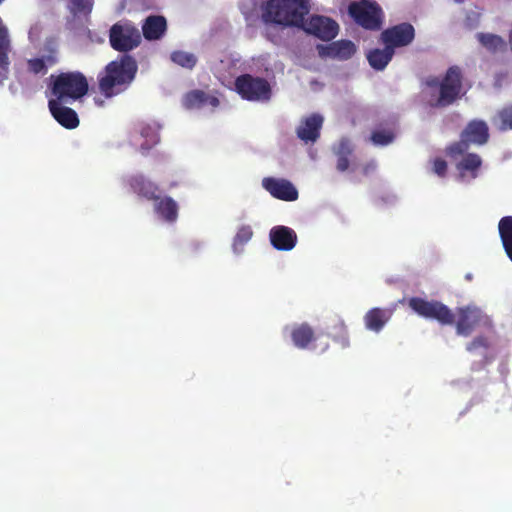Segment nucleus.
Returning a JSON list of instances; mask_svg holds the SVG:
<instances>
[{"label":"nucleus","instance_id":"obj_1","mask_svg":"<svg viewBox=\"0 0 512 512\" xmlns=\"http://www.w3.org/2000/svg\"><path fill=\"white\" fill-rule=\"evenodd\" d=\"M409 307L419 316L432 319L441 325H456V333L468 337L472 334L480 320L479 309L471 306L459 307L456 310L457 320L452 310L436 300L412 297L408 300Z\"/></svg>","mask_w":512,"mask_h":512},{"label":"nucleus","instance_id":"obj_2","mask_svg":"<svg viewBox=\"0 0 512 512\" xmlns=\"http://www.w3.org/2000/svg\"><path fill=\"white\" fill-rule=\"evenodd\" d=\"M138 70L136 60L127 54L109 62L97 75L98 87L105 98H112L125 90L135 79Z\"/></svg>","mask_w":512,"mask_h":512},{"label":"nucleus","instance_id":"obj_3","mask_svg":"<svg viewBox=\"0 0 512 512\" xmlns=\"http://www.w3.org/2000/svg\"><path fill=\"white\" fill-rule=\"evenodd\" d=\"M308 0H268L262 7L265 23L283 27H301L309 13Z\"/></svg>","mask_w":512,"mask_h":512},{"label":"nucleus","instance_id":"obj_4","mask_svg":"<svg viewBox=\"0 0 512 512\" xmlns=\"http://www.w3.org/2000/svg\"><path fill=\"white\" fill-rule=\"evenodd\" d=\"M51 94L54 100L71 103L81 99L88 93L89 84L86 76L80 71L61 72L50 76Z\"/></svg>","mask_w":512,"mask_h":512},{"label":"nucleus","instance_id":"obj_5","mask_svg":"<svg viewBox=\"0 0 512 512\" xmlns=\"http://www.w3.org/2000/svg\"><path fill=\"white\" fill-rule=\"evenodd\" d=\"M462 82V70L456 65L449 67L441 79L436 76L429 77L426 80L427 86L439 88V95L435 102L430 104L431 107L444 108L455 103L463 95Z\"/></svg>","mask_w":512,"mask_h":512},{"label":"nucleus","instance_id":"obj_6","mask_svg":"<svg viewBox=\"0 0 512 512\" xmlns=\"http://www.w3.org/2000/svg\"><path fill=\"white\" fill-rule=\"evenodd\" d=\"M236 92L242 99L253 102L270 100L272 90L269 82L251 74H242L234 82Z\"/></svg>","mask_w":512,"mask_h":512},{"label":"nucleus","instance_id":"obj_7","mask_svg":"<svg viewBox=\"0 0 512 512\" xmlns=\"http://www.w3.org/2000/svg\"><path fill=\"white\" fill-rule=\"evenodd\" d=\"M348 13L361 27L376 31L383 22V11L378 3L369 0L355 1L349 4Z\"/></svg>","mask_w":512,"mask_h":512},{"label":"nucleus","instance_id":"obj_8","mask_svg":"<svg viewBox=\"0 0 512 512\" xmlns=\"http://www.w3.org/2000/svg\"><path fill=\"white\" fill-rule=\"evenodd\" d=\"M111 47L118 52H128L141 43V34L138 28L130 21H119L109 30Z\"/></svg>","mask_w":512,"mask_h":512},{"label":"nucleus","instance_id":"obj_9","mask_svg":"<svg viewBox=\"0 0 512 512\" xmlns=\"http://www.w3.org/2000/svg\"><path fill=\"white\" fill-rule=\"evenodd\" d=\"M300 28L324 41L335 38L339 30L336 21L320 15H313L308 21L304 20V24Z\"/></svg>","mask_w":512,"mask_h":512},{"label":"nucleus","instance_id":"obj_10","mask_svg":"<svg viewBox=\"0 0 512 512\" xmlns=\"http://www.w3.org/2000/svg\"><path fill=\"white\" fill-rule=\"evenodd\" d=\"M415 38L414 27L407 22H403L385 29L381 33V40L385 45H391V49L404 47L412 43Z\"/></svg>","mask_w":512,"mask_h":512},{"label":"nucleus","instance_id":"obj_11","mask_svg":"<svg viewBox=\"0 0 512 512\" xmlns=\"http://www.w3.org/2000/svg\"><path fill=\"white\" fill-rule=\"evenodd\" d=\"M262 186L272 197L276 199L288 202L298 199V191L289 180L265 177L262 180Z\"/></svg>","mask_w":512,"mask_h":512},{"label":"nucleus","instance_id":"obj_12","mask_svg":"<svg viewBox=\"0 0 512 512\" xmlns=\"http://www.w3.org/2000/svg\"><path fill=\"white\" fill-rule=\"evenodd\" d=\"M272 246L279 251H290L297 244L296 232L287 226H274L269 232Z\"/></svg>","mask_w":512,"mask_h":512},{"label":"nucleus","instance_id":"obj_13","mask_svg":"<svg viewBox=\"0 0 512 512\" xmlns=\"http://www.w3.org/2000/svg\"><path fill=\"white\" fill-rule=\"evenodd\" d=\"M64 101L49 100L48 107L54 119L66 129H75L79 125L77 113L67 106H63Z\"/></svg>","mask_w":512,"mask_h":512},{"label":"nucleus","instance_id":"obj_14","mask_svg":"<svg viewBox=\"0 0 512 512\" xmlns=\"http://www.w3.org/2000/svg\"><path fill=\"white\" fill-rule=\"evenodd\" d=\"M323 120V117L317 113L304 118L296 129L297 137L305 143L317 141Z\"/></svg>","mask_w":512,"mask_h":512},{"label":"nucleus","instance_id":"obj_15","mask_svg":"<svg viewBox=\"0 0 512 512\" xmlns=\"http://www.w3.org/2000/svg\"><path fill=\"white\" fill-rule=\"evenodd\" d=\"M317 48L321 57H330L340 60H347L356 52V46L350 40L336 41L325 46L318 45Z\"/></svg>","mask_w":512,"mask_h":512},{"label":"nucleus","instance_id":"obj_16","mask_svg":"<svg viewBox=\"0 0 512 512\" xmlns=\"http://www.w3.org/2000/svg\"><path fill=\"white\" fill-rule=\"evenodd\" d=\"M11 51V40L7 26L0 17V84H2L9 74V53Z\"/></svg>","mask_w":512,"mask_h":512},{"label":"nucleus","instance_id":"obj_17","mask_svg":"<svg viewBox=\"0 0 512 512\" xmlns=\"http://www.w3.org/2000/svg\"><path fill=\"white\" fill-rule=\"evenodd\" d=\"M461 137L469 143L483 145L488 142L489 128L483 120H471L461 133Z\"/></svg>","mask_w":512,"mask_h":512},{"label":"nucleus","instance_id":"obj_18","mask_svg":"<svg viewBox=\"0 0 512 512\" xmlns=\"http://www.w3.org/2000/svg\"><path fill=\"white\" fill-rule=\"evenodd\" d=\"M394 310L391 308L375 307L368 310L364 316L365 327L373 332H380L391 319Z\"/></svg>","mask_w":512,"mask_h":512},{"label":"nucleus","instance_id":"obj_19","mask_svg":"<svg viewBox=\"0 0 512 512\" xmlns=\"http://www.w3.org/2000/svg\"><path fill=\"white\" fill-rule=\"evenodd\" d=\"M128 182L131 190L138 196L147 200L159 199V187L143 175L132 176Z\"/></svg>","mask_w":512,"mask_h":512},{"label":"nucleus","instance_id":"obj_20","mask_svg":"<svg viewBox=\"0 0 512 512\" xmlns=\"http://www.w3.org/2000/svg\"><path fill=\"white\" fill-rule=\"evenodd\" d=\"M167 30V21L164 16L150 15L143 25L142 33L146 40L153 41L161 39Z\"/></svg>","mask_w":512,"mask_h":512},{"label":"nucleus","instance_id":"obj_21","mask_svg":"<svg viewBox=\"0 0 512 512\" xmlns=\"http://www.w3.org/2000/svg\"><path fill=\"white\" fill-rule=\"evenodd\" d=\"M290 336L293 344L299 349H307L316 339L313 328L308 323L294 325Z\"/></svg>","mask_w":512,"mask_h":512},{"label":"nucleus","instance_id":"obj_22","mask_svg":"<svg viewBox=\"0 0 512 512\" xmlns=\"http://www.w3.org/2000/svg\"><path fill=\"white\" fill-rule=\"evenodd\" d=\"M326 334L343 348L348 347L350 344L347 326L340 317H334L330 320L326 327Z\"/></svg>","mask_w":512,"mask_h":512},{"label":"nucleus","instance_id":"obj_23","mask_svg":"<svg viewBox=\"0 0 512 512\" xmlns=\"http://www.w3.org/2000/svg\"><path fill=\"white\" fill-rule=\"evenodd\" d=\"M58 56L55 50H51L47 55L27 60V70L35 75H45L48 68L58 63Z\"/></svg>","mask_w":512,"mask_h":512},{"label":"nucleus","instance_id":"obj_24","mask_svg":"<svg viewBox=\"0 0 512 512\" xmlns=\"http://www.w3.org/2000/svg\"><path fill=\"white\" fill-rule=\"evenodd\" d=\"M207 104L216 107L219 104V100L202 90H192L185 95L184 105L188 109L202 108Z\"/></svg>","mask_w":512,"mask_h":512},{"label":"nucleus","instance_id":"obj_25","mask_svg":"<svg viewBox=\"0 0 512 512\" xmlns=\"http://www.w3.org/2000/svg\"><path fill=\"white\" fill-rule=\"evenodd\" d=\"M394 50L391 45H385L383 49L375 48L368 52L367 60L370 66L375 70H383L391 61Z\"/></svg>","mask_w":512,"mask_h":512},{"label":"nucleus","instance_id":"obj_26","mask_svg":"<svg viewBox=\"0 0 512 512\" xmlns=\"http://www.w3.org/2000/svg\"><path fill=\"white\" fill-rule=\"evenodd\" d=\"M156 213L167 222H174L178 217V204L169 196L155 200Z\"/></svg>","mask_w":512,"mask_h":512},{"label":"nucleus","instance_id":"obj_27","mask_svg":"<svg viewBox=\"0 0 512 512\" xmlns=\"http://www.w3.org/2000/svg\"><path fill=\"white\" fill-rule=\"evenodd\" d=\"M498 231L503 248L512 262V216H504L500 219Z\"/></svg>","mask_w":512,"mask_h":512},{"label":"nucleus","instance_id":"obj_28","mask_svg":"<svg viewBox=\"0 0 512 512\" xmlns=\"http://www.w3.org/2000/svg\"><path fill=\"white\" fill-rule=\"evenodd\" d=\"M139 133L144 139V142L140 144V149L143 154L147 153L159 142L158 127L155 125L143 124L139 129Z\"/></svg>","mask_w":512,"mask_h":512},{"label":"nucleus","instance_id":"obj_29","mask_svg":"<svg viewBox=\"0 0 512 512\" xmlns=\"http://www.w3.org/2000/svg\"><path fill=\"white\" fill-rule=\"evenodd\" d=\"M482 165L481 157L476 153H467L457 164L460 172H470L473 178L477 177V171Z\"/></svg>","mask_w":512,"mask_h":512},{"label":"nucleus","instance_id":"obj_30","mask_svg":"<svg viewBox=\"0 0 512 512\" xmlns=\"http://www.w3.org/2000/svg\"><path fill=\"white\" fill-rule=\"evenodd\" d=\"M170 58L175 64L187 69H192L197 63L194 54L180 50L172 52Z\"/></svg>","mask_w":512,"mask_h":512},{"label":"nucleus","instance_id":"obj_31","mask_svg":"<svg viewBox=\"0 0 512 512\" xmlns=\"http://www.w3.org/2000/svg\"><path fill=\"white\" fill-rule=\"evenodd\" d=\"M252 236L253 231L249 225L241 226L233 239L234 251L240 252L243 249V246L251 240Z\"/></svg>","mask_w":512,"mask_h":512},{"label":"nucleus","instance_id":"obj_32","mask_svg":"<svg viewBox=\"0 0 512 512\" xmlns=\"http://www.w3.org/2000/svg\"><path fill=\"white\" fill-rule=\"evenodd\" d=\"M477 37L480 43L492 52H496L504 46V40L498 35L479 33Z\"/></svg>","mask_w":512,"mask_h":512},{"label":"nucleus","instance_id":"obj_33","mask_svg":"<svg viewBox=\"0 0 512 512\" xmlns=\"http://www.w3.org/2000/svg\"><path fill=\"white\" fill-rule=\"evenodd\" d=\"M71 3V12L74 15L88 16L93 9L94 0H69Z\"/></svg>","mask_w":512,"mask_h":512},{"label":"nucleus","instance_id":"obj_34","mask_svg":"<svg viewBox=\"0 0 512 512\" xmlns=\"http://www.w3.org/2000/svg\"><path fill=\"white\" fill-rule=\"evenodd\" d=\"M395 135L392 131H373L370 137L371 142L376 146H386L393 142Z\"/></svg>","mask_w":512,"mask_h":512},{"label":"nucleus","instance_id":"obj_35","mask_svg":"<svg viewBox=\"0 0 512 512\" xmlns=\"http://www.w3.org/2000/svg\"><path fill=\"white\" fill-rule=\"evenodd\" d=\"M469 142L466 139L461 137V140L458 142H454L450 146L447 147L446 152L450 157H456L458 155L464 154L469 148Z\"/></svg>","mask_w":512,"mask_h":512},{"label":"nucleus","instance_id":"obj_36","mask_svg":"<svg viewBox=\"0 0 512 512\" xmlns=\"http://www.w3.org/2000/svg\"><path fill=\"white\" fill-rule=\"evenodd\" d=\"M354 151V147L351 141L348 138H342L336 148L334 149V153L336 156H351Z\"/></svg>","mask_w":512,"mask_h":512},{"label":"nucleus","instance_id":"obj_37","mask_svg":"<svg viewBox=\"0 0 512 512\" xmlns=\"http://www.w3.org/2000/svg\"><path fill=\"white\" fill-rule=\"evenodd\" d=\"M499 118L501 120V129L502 130H507V129L512 130V106L503 108L499 112Z\"/></svg>","mask_w":512,"mask_h":512},{"label":"nucleus","instance_id":"obj_38","mask_svg":"<svg viewBox=\"0 0 512 512\" xmlns=\"http://www.w3.org/2000/svg\"><path fill=\"white\" fill-rule=\"evenodd\" d=\"M448 165L447 162L442 158H436L433 161V172L439 177H445L447 174Z\"/></svg>","mask_w":512,"mask_h":512},{"label":"nucleus","instance_id":"obj_39","mask_svg":"<svg viewBox=\"0 0 512 512\" xmlns=\"http://www.w3.org/2000/svg\"><path fill=\"white\" fill-rule=\"evenodd\" d=\"M487 347V340L483 336L475 337L470 343L467 344L466 349L473 352L479 348Z\"/></svg>","mask_w":512,"mask_h":512},{"label":"nucleus","instance_id":"obj_40","mask_svg":"<svg viewBox=\"0 0 512 512\" xmlns=\"http://www.w3.org/2000/svg\"><path fill=\"white\" fill-rule=\"evenodd\" d=\"M336 168L339 172H345L349 168V156H337Z\"/></svg>","mask_w":512,"mask_h":512},{"label":"nucleus","instance_id":"obj_41","mask_svg":"<svg viewBox=\"0 0 512 512\" xmlns=\"http://www.w3.org/2000/svg\"><path fill=\"white\" fill-rule=\"evenodd\" d=\"M506 79H507V73H505V72L497 73L494 77V87L501 88L503 83L506 81Z\"/></svg>","mask_w":512,"mask_h":512},{"label":"nucleus","instance_id":"obj_42","mask_svg":"<svg viewBox=\"0 0 512 512\" xmlns=\"http://www.w3.org/2000/svg\"><path fill=\"white\" fill-rule=\"evenodd\" d=\"M374 168H375V164L374 163H369V164L364 166L363 172H364V174H368L369 171L373 170Z\"/></svg>","mask_w":512,"mask_h":512},{"label":"nucleus","instance_id":"obj_43","mask_svg":"<svg viewBox=\"0 0 512 512\" xmlns=\"http://www.w3.org/2000/svg\"><path fill=\"white\" fill-rule=\"evenodd\" d=\"M508 43H509L510 50L512 52V29L510 30L509 35H508Z\"/></svg>","mask_w":512,"mask_h":512},{"label":"nucleus","instance_id":"obj_44","mask_svg":"<svg viewBox=\"0 0 512 512\" xmlns=\"http://www.w3.org/2000/svg\"><path fill=\"white\" fill-rule=\"evenodd\" d=\"M95 100V103L99 106L103 105V101L102 100H98L97 98L94 99Z\"/></svg>","mask_w":512,"mask_h":512},{"label":"nucleus","instance_id":"obj_45","mask_svg":"<svg viewBox=\"0 0 512 512\" xmlns=\"http://www.w3.org/2000/svg\"><path fill=\"white\" fill-rule=\"evenodd\" d=\"M457 3H462L464 0H454Z\"/></svg>","mask_w":512,"mask_h":512},{"label":"nucleus","instance_id":"obj_46","mask_svg":"<svg viewBox=\"0 0 512 512\" xmlns=\"http://www.w3.org/2000/svg\"><path fill=\"white\" fill-rule=\"evenodd\" d=\"M4 0H0V4L3 2Z\"/></svg>","mask_w":512,"mask_h":512}]
</instances>
